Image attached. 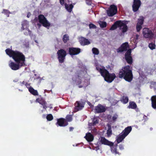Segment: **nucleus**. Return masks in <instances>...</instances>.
I'll list each match as a JSON object with an SVG mask.
<instances>
[{
	"label": "nucleus",
	"instance_id": "nucleus-1",
	"mask_svg": "<svg viewBox=\"0 0 156 156\" xmlns=\"http://www.w3.org/2000/svg\"><path fill=\"white\" fill-rule=\"evenodd\" d=\"M6 54L10 57H12L16 63H20L21 66H25V57L21 52L13 51L9 48L5 50Z\"/></svg>",
	"mask_w": 156,
	"mask_h": 156
},
{
	"label": "nucleus",
	"instance_id": "nucleus-2",
	"mask_svg": "<svg viewBox=\"0 0 156 156\" xmlns=\"http://www.w3.org/2000/svg\"><path fill=\"white\" fill-rule=\"evenodd\" d=\"M119 78H123L126 81L131 82L133 79V74L130 66L128 65L125 66L121 69L119 73Z\"/></svg>",
	"mask_w": 156,
	"mask_h": 156
},
{
	"label": "nucleus",
	"instance_id": "nucleus-3",
	"mask_svg": "<svg viewBox=\"0 0 156 156\" xmlns=\"http://www.w3.org/2000/svg\"><path fill=\"white\" fill-rule=\"evenodd\" d=\"M101 76L104 78L105 81L109 83H111L116 77L114 73H110L107 69Z\"/></svg>",
	"mask_w": 156,
	"mask_h": 156
},
{
	"label": "nucleus",
	"instance_id": "nucleus-4",
	"mask_svg": "<svg viewBox=\"0 0 156 156\" xmlns=\"http://www.w3.org/2000/svg\"><path fill=\"white\" fill-rule=\"evenodd\" d=\"M57 58L60 63L64 62L67 55L66 51L63 49H60L57 52Z\"/></svg>",
	"mask_w": 156,
	"mask_h": 156
},
{
	"label": "nucleus",
	"instance_id": "nucleus-5",
	"mask_svg": "<svg viewBox=\"0 0 156 156\" xmlns=\"http://www.w3.org/2000/svg\"><path fill=\"white\" fill-rule=\"evenodd\" d=\"M142 33L144 37L146 38L152 39L154 36V34L152 30L147 28L143 29Z\"/></svg>",
	"mask_w": 156,
	"mask_h": 156
},
{
	"label": "nucleus",
	"instance_id": "nucleus-6",
	"mask_svg": "<svg viewBox=\"0 0 156 156\" xmlns=\"http://www.w3.org/2000/svg\"><path fill=\"white\" fill-rule=\"evenodd\" d=\"M39 23H41L44 27L47 28L50 26V23L48 21L44 16L40 14L38 16Z\"/></svg>",
	"mask_w": 156,
	"mask_h": 156
},
{
	"label": "nucleus",
	"instance_id": "nucleus-7",
	"mask_svg": "<svg viewBox=\"0 0 156 156\" xmlns=\"http://www.w3.org/2000/svg\"><path fill=\"white\" fill-rule=\"evenodd\" d=\"M85 104V102L82 100L76 101L74 104V112H76L83 109Z\"/></svg>",
	"mask_w": 156,
	"mask_h": 156
},
{
	"label": "nucleus",
	"instance_id": "nucleus-8",
	"mask_svg": "<svg viewBox=\"0 0 156 156\" xmlns=\"http://www.w3.org/2000/svg\"><path fill=\"white\" fill-rule=\"evenodd\" d=\"M117 12V8L114 5H111L109 9L107 10V14L109 16H112L115 15Z\"/></svg>",
	"mask_w": 156,
	"mask_h": 156
},
{
	"label": "nucleus",
	"instance_id": "nucleus-9",
	"mask_svg": "<svg viewBox=\"0 0 156 156\" xmlns=\"http://www.w3.org/2000/svg\"><path fill=\"white\" fill-rule=\"evenodd\" d=\"M81 49L78 48L70 47L69 48V53L71 56L79 54L81 52Z\"/></svg>",
	"mask_w": 156,
	"mask_h": 156
},
{
	"label": "nucleus",
	"instance_id": "nucleus-10",
	"mask_svg": "<svg viewBox=\"0 0 156 156\" xmlns=\"http://www.w3.org/2000/svg\"><path fill=\"white\" fill-rule=\"evenodd\" d=\"M141 5L140 0H133L132 5V9L134 12H137L139 10V8Z\"/></svg>",
	"mask_w": 156,
	"mask_h": 156
},
{
	"label": "nucleus",
	"instance_id": "nucleus-11",
	"mask_svg": "<svg viewBox=\"0 0 156 156\" xmlns=\"http://www.w3.org/2000/svg\"><path fill=\"white\" fill-rule=\"evenodd\" d=\"M76 83L79 88H82L88 86L89 84V82L88 80L86 79H84V80L82 81L81 79H79L77 80Z\"/></svg>",
	"mask_w": 156,
	"mask_h": 156
},
{
	"label": "nucleus",
	"instance_id": "nucleus-12",
	"mask_svg": "<svg viewBox=\"0 0 156 156\" xmlns=\"http://www.w3.org/2000/svg\"><path fill=\"white\" fill-rule=\"evenodd\" d=\"M57 122L56 125H58L60 126H65L68 125V123L64 118H61L57 119Z\"/></svg>",
	"mask_w": 156,
	"mask_h": 156
},
{
	"label": "nucleus",
	"instance_id": "nucleus-13",
	"mask_svg": "<svg viewBox=\"0 0 156 156\" xmlns=\"http://www.w3.org/2000/svg\"><path fill=\"white\" fill-rule=\"evenodd\" d=\"M129 47V44L128 42H125L122 44L117 50L118 52H122L127 50Z\"/></svg>",
	"mask_w": 156,
	"mask_h": 156
},
{
	"label": "nucleus",
	"instance_id": "nucleus-14",
	"mask_svg": "<svg viewBox=\"0 0 156 156\" xmlns=\"http://www.w3.org/2000/svg\"><path fill=\"white\" fill-rule=\"evenodd\" d=\"M9 66L13 70H16L18 69L20 67L24 66H21V64L19 63H15L12 62L9 64Z\"/></svg>",
	"mask_w": 156,
	"mask_h": 156
},
{
	"label": "nucleus",
	"instance_id": "nucleus-15",
	"mask_svg": "<svg viewBox=\"0 0 156 156\" xmlns=\"http://www.w3.org/2000/svg\"><path fill=\"white\" fill-rule=\"evenodd\" d=\"M100 142L102 144L107 145L110 146H112L114 144V143L113 142L108 141L105 137H101Z\"/></svg>",
	"mask_w": 156,
	"mask_h": 156
},
{
	"label": "nucleus",
	"instance_id": "nucleus-16",
	"mask_svg": "<svg viewBox=\"0 0 156 156\" xmlns=\"http://www.w3.org/2000/svg\"><path fill=\"white\" fill-rule=\"evenodd\" d=\"M95 111L96 113H101L105 112L106 109L105 107L101 104H98L95 107Z\"/></svg>",
	"mask_w": 156,
	"mask_h": 156
},
{
	"label": "nucleus",
	"instance_id": "nucleus-17",
	"mask_svg": "<svg viewBox=\"0 0 156 156\" xmlns=\"http://www.w3.org/2000/svg\"><path fill=\"white\" fill-rule=\"evenodd\" d=\"M36 101L42 105L44 109H46L47 108V103L46 101L42 98H38L36 99Z\"/></svg>",
	"mask_w": 156,
	"mask_h": 156
},
{
	"label": "nucleus",
	"instance_id": "nucleus-18",
	"mask_svg": "<svg viewBox=\"0 0 156 156\" xmlns=\"http://www.w3.org/2000/svg\"><path fill=\"white\" fill-rule=\"evenodd\" d=\"M121 20L116 21L112 25L110 28V30H115L117 27H119L120 26H121L122 24H121Z\"/></svg>",
	"mask_w": 156,
	"mask_h": 156
},
{
	"label": "nucleus",
	"instance_id": "nucleus-19",
	"mask_svg": "<svg viewBox=\"0 0 156 156\" xmlns=\"http://www.w3.org/2000/svg\"><path fill=\"white\" fill-rule=\"evenodd\" d=\"M121 24H122L121 26H120V28L122 27H123L122 29V32L123 33H125L127 31L128 29V27H127L126 24L127 23L126 21L124 20H121Z\"/></svg>",
	"mask_w": 156,
	"mask_h": 156
},
{
	"label": "nucleus",
	"instance_id": "nucleus-20",
	"mask_svg": "<svg viewBox=\"0 0 156 156\" xmlns=\"http://www.w3.org/2000/svg\"><path fill=\"white\" fill-rule=\"evenodd\" d=\"M84 138L88 142H90L93 140L94 137L90 133H88L86 134Z\"/></svg>",
	"mask_w": 156,
	"mask_h": 156
},
{
	"label": "nucleus",
	"instance_id": "nucleus-21",
	"mask_svg": "<svg viewBox=\"0 0 156 156\" xmlns=\"http://www.w3.org/2000/svg\"><path fill=\"white\" fill-rule=\"evenodd\" d=\"M21 25V30L22 31L24 30L25 29L27 30L29 26L28 22L27 20H23L22 23Z\"/></svg>",
	"mask_w": 156,
	"mask_h": 156
},
{
	"label": "nucleus",
	"instance_id": "nucleus-22",
	"mask_svg": "<svg viewBox=\"0 0 156 156\" xmlns=\"http://www.w3.org/2000/svg\"><path fill=\"white\" fill-rule=\"evenodd\" d=\"M80 43L83 45H88L90 43V41L87 39L83 37L81 38Z\"/></svg>",
	"mask_w": 156,
	"mask_h": 156
},
{
	"label": "nucleus",
	"instance_id": "nucleus-23",
	"mask_svg": "<svg viewBox=\"0 0 156 156\" xmlns=\"http://www.w3.org/2000/svg\"><path fill=\"white\" fill-rule=\"evenodd\" d=\"M132 128L131 126H128L126 127L125 129L123 131L122 134L125 136H126L131 131Z\"/></svg>",
	"mask_w": 156,
	"mask_h": 156
},
{
	"label": "nucleus",
	"instance_id": "nucleus-24",
	"mask_svg": "<svg viewBox=\"0 0 156 156\" xmlns=\"http://www.w3.org/2000/svg\"><path fill=\"white\" fill-rule=\"evenodd\" d=\"M152 107L154 109H156V95H154L151 98Z\"/></svg>",
	"mask_w": 156,
	"mask_h": 156
},
{
	"label": "nucleus",
	"instance_id": "nucleus-25",
	"mask_svg": "<svg viewBox=\"0 0 156 156\" xmlns=\"http://www.w3.org/2000/svg\"><path fill=\"white\" fill-rule=\"evenodd\" d=\"M117 144H116L115 145H113L112 146H110L111 147V152L115 154H120V153L119 152L117 151Z\"/></svg>",
	"mask_w": 156,
	"mask_h": 156
},
{
	"label": "nucleus",
	"instance_id": "nucleus-26",
	"mask_svg": "<svg viewBox=\"0 0 156 156\" xmlns=\"http://www.w3.org/2000/svg\"><path fill=\"white\" fill-rule=\"evenodd\" d=\"M65 7L67 10L69 12H71L73 7V6L72 4H69L66 3L65 4Z\"/></svg>",
	"mask_w": 156,
	"mask_h": 156
},
{
	"label": "nucleus",
	"instance_id": "nucleus-27",
	"mask_svg": "<svg viewBox=\"0 0 156 156\" xmlns=\"http://www.w3.org/2000/svg\"><path fill=\"white\" fill-rule=\"evenodd\" d=\"M29 91L32 94L35 95H38V92L37 90H34L32 87H30L29 89Z\"/></svg>",
	"mask_w": 156,
	"mask_h": 156
},
{
	"label": "nucleus",
	"instance_id": "nucleus-28",
	"mask_svg": "<svg viewBox=\"0 0 156 156\" xmlns=\"http://www.w3.org/2000/svg\"><path fill=\"white\" fill-rule=\"evenodd\" d=\"M128 107L129 108L135 109L137 108V105L135 102L131 101L129 102Z\"/></svg>",
	"mask_w": 156,
	"mask_h": 156
},
{
	"label": "nucleus",
	"instance_id": "nucleus-29",
	"mask_svg": "<svg viewBox=\"0 0 156 156\" xmlns=\"http://www.w3.org/2000/svg\"><path fill=\"white\" fill-rule=\"evenodd\" d=\"M126 137V136H125L122 134L120 135L118 137H117V138L116 139V141L117 142V143H119L122 142Z\"/></svg>",
	"mask_w": 156,
	"mask_h": 156
},
{
	"label": "nucleus",
	"instance_id": "nucleus-30",
	"mask_svg": "<svg viewBox=\"0 0 156 156\" xmlns=\"http://www.w3.org/2000/svg\"><path fill=\"white\" fill-rule=\"evenodd\" d=\"M96 69L97 70L100 72L101 75L106 70V69H105V67H103L101 68H100V67H99V66H97L96 67Z\"/></svg>",
	"mask_w": 156,
	"mask_h": 156
},
{
	"label": "nucleus",
	"instance_id": "nucleus-31",
	"mask_svg": "<svg viewBox=\"0 0 156 156\" xmlns=\"http://www.w3.org/2000/svg\"><path fill=\"white\" fill-rule=\"evenodd\" d=\"M125 59L127 63L130 65L133 63V58L131 56L125 57Z\"/></svg>",
	"mask_w": 156,
	"mask_h": 156
},
{
	"label": "nucleus",
	"instance_id": "nucleus-32",
	"mask_svg": "<svg viewBox=\"0 0 156 156\" xmlns=\"http://www.w3.org/2000/svg\"><path fill=\"white\" fill-rule=\"evenodd\" d=\"M121 101L124 104H126L128 102V98L127 97L123 96L121 99Z\"/></svg>",
	"mask_w": 156,
	"mask_h": 156
},
{
	"label": "nucleus",
	"instance_id": "nucleus-33",
	"mask_svg": "<svg viewBox=\"0 0 156 156\" xmlns=\"http://www.w3.org/2000/svg\"><path fill=\"white\" fill-rule=\"evenodd\" d=\"M100 27L101 28L106 27L107 26V23L105 21H100L99 23Z\"/></svg>",
	"mask_w": 156,
	"mask_h": 156
},
{
	"label": "nucleus",
	"instance_id": "nucleus-34",
	"mask_svg": "<svg viewBox=\"0 0 156 156\" xmlns=\"http://www.w3.org/2000/svg\"><path fill=\"white\" fill-rule=\"evenodd\" d=\"M69 36L67 34H65L63 35L62 40L64 43H66L69 40Z\"/></svg>",
	"mask_w": 156,
	"mask_h": 156
},
{
	"label": "nucleus",
	"instance_id": "nucleus-35",
	"mask_svg": "<svg viewBox=\"0 0 156 156\" xmlns=\"http://www.w3.org/2000/svg\"><path fill=\"white\" fill-rule=\"evenodd\" d=\"M144 21V19L143 16H141L140 18L138 20V22L137 24L142 25L143 24Z\"/></svg>",
	"mask_w": 156,
	"mask_h": 156
},
{
	"label": "nucleus",
	"instance_id": "nucleus-36",
	"mask_svg": "<svg viewBox=\"0 0 156 156\" xmlns=\"http://www.w3.org/2000/svg\"><path fill=\"white\" fill-rule=\"evenodd\" d=\"M66 120L67 122H71L73 119L72 116L71 115H66Z\"/></svg>",
	"mask_w": 156,
	"mask_h": 156
},
{
	"label": "nucleus",
	"instance_id": "nucleus-37",
	"mask_svg": "<svg viewBox=\"0 0 156 156\" xmlns=\"http://www.w3.org/2000/svg\"><path fill=\"white\" fill-rule=\"evenodd\" d=\"M99 120L96 117H94L93 118L92 120V125L94 126L96 125L98 123Z\"/></svg>",
	"mask_w": 156,
	"mask_h": 156
},
{
	"label": "nucleus",
	"instance_id": "nucleus-38",
	"mask_svg": "<svg viewBox=\"0 0 156 156\" xmlns=\"http://www.w3.org/2000/svg\"><path fill=\"white\" fill-rule=\"evenodd\" d=\"M93 53L95 55H98L99 54V51L98 49L96 48H93L92 49Z\"/></svg>",
	"mask_w": 156,
	"mask_h": 156
},
{
	"label": "nucleus",
	"instance_id": "nucleus-39",
	"mask_svg": "<svg viewBox=\"0 0 156 156\" xmlns=\"http://www.w3.org/2000/svg\"><path fill=\"white\" fill-rule=\"evenodd\" d=\"M107 134L108 137L110 136L112 134V132L110 126L108 127V129L107 130Z\"/></svg>",
	"mask_w": 156,
	"mask_h": 156
},
{
	"label": "nucleus",
	"instance_id": "nucleus-40",
	"mask_svg": "<svg viewBox=\"0 0 156 156\" xmlns=\"http://www.w3.org/2000/svg\"><path fill=\"white\" fill-rule=\"evenodd\" d=\"M2 13H4L7 16V17H9L10 12L7 9H3V11L2 12Z\"/></svg>",
	"mask_w": 156,
	"mask_h": 156
},
{
	"label": "nucleus",
	"instance_id": "nucleus-41",
	"mask_svg": "<svg viewBox=\"0 0 156 156\" xmlns=\"http://www.w3.org/2000/svg\"><path fill=\"white\" fill-rule=\"evenodd\" d=\"M148 46L151 50H153L155 49L156 46L154 43L151 42L149 44Z\"/></svg>",
	"mask_w": 156,
	"mask_h": 156
},
{
	"label": "nucleus",
	"instance_id": "nucleus-42",
	"mask_svg": "<svg viewBox=\"0 0 156 156\" xmlns=\"http://www.w3.org/2000/svg\"><path fill=\"white\" fill-rule=\"evenodd\" d=\"M131 49H129L127 51L125 54V57L127 56H131Z\"/></svg>",
	"mask_w": 156,
	"mask_h": 156
},
{
	"label": "nucleus",
	"instance_id": "nucleus-43",
	"mask_svg": "<svg viewBox=\"0 0 156 156\" xmlns=\"http://www.w3.org/2000/svg\"><path fill=\"white\" fill-rule=\"evenodd\" d=\"M46 119L48 121H51L53 119V117L52 114H49L47 116Z\"/></svg>",
	"mask_w": 156,
	"mask_h": 156
},
{
	"label": "nucleus",
	"instance_id": "nucleus-44",
	"mask_svg": "<svg viewBox=\"0 0 156 156\" xmlns=\"http://www.w3.org/2000/svg\"><path fill=\"white\" fill-rule=\"evenodd\" d=\"M89 28L90 29H96L97 28V27L96 25L94 24L90 23L89 24Z\"/></svg>",
	"mask_w": 156,
	"mask_h": 156
},
{
	"label": "nucleus",
	"instance_id": "nucleus-45",
	"mask_svg": "<svg viewBox=\"0 0 156 156\" xmlns=\"http://www.w3.org/2000/svg\"><path fill=\"white\" fill-rule=\"evenodd\" d=\"M142 28V25H138L137 24L136 25V30L137 31L139 32L140 31V30Z\"/></svg>",
	"mask_w": 156,
	"mask_h": 156
},
{
	"label": "nucleus",
	"instance_id": "nucleus-46",
	"mask_svg": "<svg viewBox=\"0 0 156 156\" xmlns=\"http://www.w3.org/2000/svg\"><path fill=\"white\" fill-rule=\"evenodd\" d=\"M118 117V115L116 114L114 115L112 117V120L115 122L116 121V119Z\"/></svg>",
	"mask_w": 156,
	"mask_h": 156
},
{
	"label": "nucleus",
	"instance_id": "nucleus-47",
	"mask_svg": "<svg viewBox=\"0 0 156 156\" xmlns=\"http://www.w3.org/2000/svg\"><path fill=\"white\" fill-rule=\"evenodd\" d=\"M86 3L88 5H91L92 3L91 0H85Z\"/></svg>",
	"mask_w": 156,
	"mask_h": 156
},
{
	"label": "nucleus",
	"instance_id": "nucleus-48",
	"mask_svg": "<svg viewBox=\"0 0 156 156\" xmlns=\"http://www.w3.org/2000/svg\"><path fill=\"white\" fill-rule=\"evenodd\" d=\"M26 82H25L24 81H23V82H20L19 83L20 85L21 86H23L24 85H25V83Z\"/></svg>",
	"mask_w": 156,
	"mask_h": 156
},
{
	"label": "nucleus",
	"instance_id": "nucleus-49",
	"mask_svg": "<svg viewBox=\"0 0 156 156\" xmlns=\"http://www.w3.org/2000/svg\"><path fill=\"white\" fill-rule=\"evenodd\" d=\"M25 85L26 86V87H27L28 88V89H29V88L30 87V83H27L26 82V83H25Z\"/></svg>",
	"mask_w": 156,
	"mask_h": 156
},
{
	"label": "nucleus",
	"instance_id": "nucleus-50",
	"mask_svg": "<svg viewBox=\"0 0 156 156\" xmlns=\"http://www.w3.org/2000/svg\"><path fill=\"white\" fill-rule=\"evenodd\" d=\"M91 132L92 133H97V129L96 128H94V129H92Z\"/></svg>",
	"mask_w": 156,
	"mask_h": 156
},
{
	"label": "nucleus",
	"instance_id": "nucleus-51",
	"mask_svg": "<svg viewBox=\"0 0 156 156\" xmlns=\"http://www.w3.org/2000/svg\"><path fill=\"white\" fill-rule=\"evenodd\" d=\"M119 147L120 150H122L124 149V147L122 145L120 144L119 146Z\"/></svg>",
	"mask_w": 156,
	"mask_h": 156
},
{
	"label": "nucleus",
	"instance_id": "nucleus-52",
	"mask_svg": "<svg viewBox=\"0 0 156 156\" xmlns=\"http://www.w3.org/2000/svg\"><path fill=\"white\" fill-rule=\"evenodd\" d=\"M64 0H59L60 3L61 5H63L64 4L65 5Z\"/></svg>",
	"mask_w": 156,
	"mask_h": 156
},
{
	"label": "nucleus",
	"instance_id": "nucleus-53",
	"mask_svg": "<svg viewBox=\"0 0 156 156\" xmlns=\"http://www.w3.org/2000/svg\"><path fill=\"white\" fill-rule=\"evenodd\" d=\"M151 85L153 86L156 85V82H152L151 83Z\"/></svg>",
	"mask_w": 156,
	"mask_h": 156
},
{
	"label": "nucleus",
	"instance_id": "nucleus-54",
	"mask_svg": "<svg viewBox=\"0 0 156 156\" xmlns=\"http://www.w3.org/2000/svg\"><path fill=\"white\" fill-rule=\"evenodd\" d=\"M31 15V14L30 13V12H28L27 13V17H28V18L30 17V16Z\"/></svg>",
	"mask_w": 156,
	"mask_h": 156
},
{
	"label": "nucleus",
	"instance_id": "nucleus-55",
	"mask_svg": "<svg viewBox=\"0 0 156 156\" xmlns=\"http://www.w3.org/2000/svg\"><path fill=\"white\" fill-rule=\"evenodd\" d=\"M28 32V34L29 35H30L31 34V31H30L29 29L28 28H27V30Z\"/></svg>",
	"mask_w": 156,
	"mask_h": 156
},
{
	"label": "nucleus",
	"instance_id": "nucleus-56",
	"mask_svg": "<svg viewBox=\"0 0 156 156\" xmlns=\"http://www.w3.org/2000/svg\"><path fill=\"white\" fill-rule=\"evenodd\" d=\"M139 37V35L138 34H136V35L135 38L136 40H138Z\"/></svg>",
	"mask_w": 156,
	"mask_h": 156
},
{
	"label": "nucleus",
	"instance_id": "nucleus-57",
	"mask_svg": "<svg viewBox=\"0 0 156 156\" xmlns=\"http://www.w3.org/2000/svg\"><path fill=\"white\" fill-rule=\"evenodd\" d=\"M74 129V128L72 127H69V131H72Z\"/></svg>",
	"mask_w": 156,
	"mask_h": 156
},
{
	"label": "nucleus",
	"instance_id": "nucleus-58",
	"mask_svg": "<svg viewBox=\"0 0 156 156\" xmlns=\"http://www.w3.org/2000/svg\"><path fill=\"white\" fill-rule=\"evenodd\" d=\"M88 104L90 106V107H91L93 106V105H92L90 102H89V103H88Z\"/></svg>",
	"mask_w": 156,
	"mask_h": 156
},
{
	"label": "nucleus",
	"instance_id": "nucleus-59",
	"mask_svg": "<svg viewBox=\"0 0 156 156\" xmlns=\"http://www.w3.org/2000/svg\"><path fill=\"white\" fill-rule=\"evenodd\" d=\"M88 104L90 106V107H91L93 106V105H92L90 102H89V103H88Z\"/></svg>",
	"mask_w": 156,
	"mask_h": 156
},
{
	"label": "nucleus",
	"instance_id": "nucleus-60",
	"mask_svg": "<svg viewBox=\"0 0 156 156\" xmlns=\"http://www.w3.org/2000/svg\"><path fill=\"white\" fill-rule=\"evenodd\" d=\"M24 34H25V35H28L27 33H24Z\"/></svg>",
	"mask_w": 156,
	"mask_h": 156
},
{
	"label": "nucleus",
	"instance_id": "nucleus-61",
	"mask_svg": "<svg viewBox=\"0 0 156 156\" xmlns=\"http://www.w3.org/2000/svg\"><path fill=\"white\" fill-rule=\"evenodd\" d=\"M150 130H153V128L152 127H151L150 128Z\"/></svg>",
	"mask_w": 156,
	"mask_h": 156
},
{
	"label": "nucleus",
	"instance_id": "nucleus-62",
	"mask_svg": "<svg viewBox=\"0 0 156 156\" xmlns=\"http://www.w3.org/2000/svg\"><path fill=\"white\" fill-rule=\"evenodd\" d=\"M144 116L145 117H147V116H145V115H144Z\"/></svg>",
	"mask_w": 156,
	"mask_h": 156
},
{
	"label": "nucleus",
	"instance_id": "nucleus-63",
	"mask_svg": "<svg viewBox=\"0 0 156 156\" xmlns=\"http://www.w3.org/2000/svg\"><path fill=\"white\" fill-rule=\"evenodd\" d=\"M155 90H156V88H155Z\"/></svg>",
	"mask_w": 156,
	"mask_h": 156
},
{
	"label": "nucleus",
	"instance_id": "nucleus-64",
	"mask_svg": "<svg viewBox=\"0 0 156 156\" xmlns=\"http://www.w3.org/2000/svg\"><path fill=\"white\" fill-rule=\"evenodd\" d=\"M68 0V2H69V0Z\"/></svg>",
	"mask_w": 156,
	"mask_h": 156
}]
</instances>
